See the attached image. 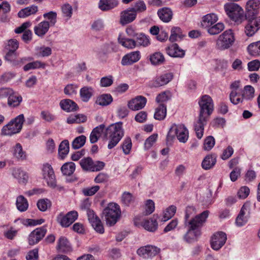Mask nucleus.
<instances>
[{"mask_svg":"<svg viewBox=\"0 0 260 260\" xmlns=\"http://www.w3.org/2000/svg\"><path fill=\"white\" fill-rule=\"evenodd\" d=\"M136 41L137 46L146 47L150 44L149 38L143 34L138 35Z\"/></svg>","mask_w":260,"mask_h":260,"instance_id":"603ef678","label":"nucleus"},{"mask_svg":"<svg viewBox=\"0 0 260 260\" xmlns=\"http://www.w3.org/2000/svg\"><path fill=\"white\" fill-rule=\"evenodd\" d=\"M226 235L223 232L215 233L211 237L210 244L211 248L215 250H219L225 243Z\"/></svg>","mask_w":260,"mask_h":260,"instance_id":"ddd939ff","label":"nucleus"},{"mask_svg":"<svg viewBox=\"0 0 260 260\" xmlns=\"http://www.w3.org/2000/svg\"><path fill=\"white\" fill-rule=\"evenodd\" d=\"M12 175L17 179L19 183L25 184L28 180V177L26 173L19 168H14L12 170Z\"/></svg>","mask_w":260,"mask_h":260,"instance_id":"b1692460","label":"nucleus"},{"mask_svg":"<svg viewBox=\"0 0 260 260\" xmlns=\"http://www.w3.org/2000/svg\"><path fill=\"white\" fill-rule=\"evenodd\" d=\"M38 10V8L37 6L32 5L30 7H26L24 9L21 10L18 13V15L20 18H24L35 14Z\"/></svg>","mask_w":260,"mask_h":260,"instance_id":"58836bf2","label":"nucleus"},{"mask_svg":"<svg viewBox=\"0 0 260 260\" xmlns=\"http://www.w3.org/2000/svg\"><path fill=\"white\" fill-rule=\"evenodd\" d=\"M36 55L37 57H46L51 55V49L49 47H41L36 48Z\"/></svg>","mask_w":260,"mask_h":260,"instance_id":"864d4df0","label":"nucleus"},{"mask_svg":"<svg viewBox=\"0 0 260 260\" xmlns=\"http://www.w3.org/2000/svg\"><path fill=\"white\" fill-rule=\"evenodd\" d=\"M104 128L105 125L102 124L93 129L89 137L90 142L91 143H95L98 141L101 133L104 129Z\"/></svg>","mask_w":260,"mask_h":260,"instance_id":"72a5a7b5","label":"nucleus"},{"mask_svg":"<svg viewBox=\"0 0 260 260\" xmlns=\"http://www.w3.org/2000/svg\"><path fill=\"white\" fill-rule=\"evenodd\" d=\"M118 4L117 0H100L99 8L102 11H109L116 7Z\"/></svg>","mask_w":260,"mask_h":260,"instance_id":"c756f323","label":"nucleus"},{"mask_svg":"<svg viewBox=\"0 0 260 260\" xmlns=\"http://www.w3.org/2000/svg\"><path fill=\"white\" fill-rule=\"evenodd\" d=\"M207 120V119L200 120V118L199 117L194 124V130L197 137L199 139H201L203 136L204 126L206 124Z\"/></svg>","mask_w":260,"mask_h":260,"instance_id":"f704fd0d","label":"nucleus"},{"mask_svg":"<svg viewBox=\"0 0 260 260\" xmlns=\"http://www.w3.org/2000/svg\"><path fill=\"white\" fill-rule=\"evenodd\" d=\"M209 211L206 210L184 222L187 231L183 236L184 240L188 243H192L197 241L201 234V229L206 222Z\"/></svg>","mask_w":260,"mask_h":260,"instance_id":"f257e3e1","label":"nucleus"},{"mask_svg":"<svg viewBox=\"0 0 260 260\" xmlns=\"http://www.w3.org/2000/svg\"><path fill=\"white\" fill-rule=\"evenodd\" d=\"M248 53L254 57L260 56V41L250 43L247 47Z\"/></svg>","mask_w":260,"mask_h":260,"instance_id":"2f4dec72","label":"nucleus"},{"mask_svg":"<svg viewBox=\"0 0 260 260\" xmlns=\"http://www.w3.org/2000/svg\"><path fill=\"white\" fill-rule=\"evenodd\" d=\"M69 152V142L68 140L62 141L58 148L59 156L62 159L68 154Z\"/></svg>","mask_w":260,"mask_h":260,"instance_id":"09e8293b","label":"nucleus"},{"mask_svg":"<svg viewBox=\"0 0 260 260\" xmlns=\"http://www.w3.org/2000/svg\"><path fill=\"white\" fill-rule=\"evenodd\" d=\"M121 214L119 205L115 203H110L103 211V217L106 224L111 226L116 224Z\"/></svg>","mask_w":260,"mask_h":260,"instance_id":"7ed1b4c3","label":"nucleus"},{"mask_svg":"<svg viewBox=\"0 0 260 260\" xmlns=\"http://www.w3.org/2000/svg\"><path fill=\"white\" fill-rule=\"evenodd\" d=\"M86 138L84 135L76 138L73 141L72 146L74 149H78L82 147L85 143Z\"/></svg>","mask_w":260,"mask_h":260,"instance_id":"6e6d98bb","label":"nucleus"},{"mask_svg":"<svg viewBox=\"0 0 260 260\" xmlns=\"http://www.w3.org/2000/svg\"><path fill=\"white\" fill-rule=\"evenodd\" d=\"M80 165L83 170L92 172L99 171L105 167L104 162L101 161L94 162L89 157L81 159Z\"/></svg>","mask_w":260,"mask_h":260,"instance_id":"1a4fd4ad","label":"nucleus"},{"mask_svg":"<svg viewBox=\"0 0 260 260\" xmlns=\"http://www.w3.org/2000/svg\"><path fill=\"white\" fill-rule=\"evenodd\" d=\"M216 156L215 154L207 155L202 163V166L205 170H209L212 168L216 164Z\"/></svg>","mask_w":260,"mask_h":260,"instance_id":"473e14b6","label":"nucleus"},{"mask_svg":"<svg viewBox=\"0 0 260 260\" xmlns=\"http://www.w3.org/2000/svg\"><path fill=\"white\" fill-rule=\"evenodd\" d=\"M51 202L47 199H41L38 201L37 206L41 211H45L51 207Z\"/></svg>","mask_w":260,"mask_h":260,"instance_id":"680f3d73","label":"nucleus"},{"mask_svg":"<svg viewBox=\"0 0 260 260\" xmlns=\"http://www.w3.org/2000/svg\"><path fill=\"white\" fill-rule=\"evenodd\" d=\"M173 78V75L171 73H167L156 76L149 83L150 87L157 88L169 83Z\"/></svg>","mask_w":260,"mask_h":260,"instance_id":"4468645a","label":"nucleus"},{"mask_svg":"<svg viewBox=\"0 0 260 260\" xmlns=\"http://www.w3.org/2000/svg\"><path fill=\"white\" fill-rule=\"evenodd\" d=\"M56 220L62 227H68L72 224L68 216L62 213L58 215Z\"/></svg>","mask_w":260,"mask_h":260,"instance_id":"4d7b16f0","label":"nucleus"},{"mask_svg":"<svg viewBox=\"0 0 260 260\" xmlns=\"http://www.w3.org/2000/svg\"><path fill=\"white\" fill-rule=\"evenodd\" d=\"M118 41L123 46L127 48L132 49L137 46L136 41L132 39L121 38L119 37Z\"/></svg>","mask_w":260,"mask_h":260,"instance_id":"13d9d810","label":"nucleus"},{"mask_svg":"<svg viewBox=\"0 0 260 260\" xmlns=\"http://www.w3.org/2000/svg\"><path fill=\"white\" fill-rule=\"evenodd\" d=\"M224 10L228 16L236 22H241L243 17L244 10L238 4L227 3L224 5Z\"/></svg>","mask_w":260,"mask_h":260,"instance_id":"6e6552de","label":"nucleus"},{"mask_svg":"<svg viewBox=\"0 0 260 260\" xmlns=\"http://www.w3.org/2000/svg\"><path fill=\"white\" fill-rule=\"evenodd\" d=\"M150 61L153 65L158 66L165 62V58L162 53L156 52L150 56Z\"/></svg>","mask_w":260,"mask_h":260,"instance_id":"e433bc0d","label":"nucleus"},{"mask_svg":"<svg viewBox=\"0 0 260 260\" xmlns=\"http://www.w3.org/2000/svg\"><path fill=\"white\" fill-rule=\"evenodd\" d=\"M215 141L212 136L207 137L204 141L203 149L205 151L210 150L215 145Z\"/></svg>","mask_w":260,"mask_h":260,"instance_id":"e2e57ef3","label":"nucleus"},{"mask_svg":"<svg viewBox=\"0 0 260 260\" xmlns=\"http://www.w3.org/2000/svg\"><path fill=\"white\" fill-rule=\"evenodd\" d=\"M144 208L146 214H151L155 209L154 202L150 199L146 200L145 203Z\"/></svg>","mask_w":260,"mask_h":260,"instance_id":"774afa93","label":"nucleus"},{"mask_svg":"<svg viewBox=\"0 0 260 260\" xmlns=\"http://www.w3.org/2000/svg\"><path fill=\"white\" fill-rule=\"evenodd\" d=\"M166 105L165 104H160L155 109L154 118L158 120H162L166 117Z\"/></svg>","mask_w":260,"mask_h":260,"instance_id":"c9c22d12","label":"nucleus"},{"mask_svg":"<svg viewBox=\"0 0 260 260\" xmlns=\"http://www.w3.org/2000/svg\"><path fill=\"white\" fill-rule=\"evenodd\" d=\"M177 208L174 205H171L163 212L162 221H167L172 218L176 212Z\"/></svg>","mask_w":260,"mask_h":260,"instance_id":"a19ab883","label":"nucleus"},{"mask_svg":"<svg viewBox=\"0 0 260 260\" xmlns=\"http://www.w3.org/2000/svg\"><path fill=\"white\" fill-rule=\"evenodd\" d=\"M47 21H43L34 27V32L39 37H43L48 31L50 27Z\"/></svg>","mask_w":260,"mask_h":260,"instance_id":"393cba45","label":"nucleus"},{"mask_svg":"<svg viewBox=\"0 0 260 260\" xmlns=\"http://www.w3.org/2000/svg\"><path fill=\"white\" fill-rule=\"evenodd\" d=\"M230 99L232 103L237 105L242 103L244 100L242 95V90L238 91H231L230 94Z\"/></svg>","mask_w":260,"mask_h":260,"instance_id":"de8ad7c7","label":"nucleus"},{"mask_svg":"<svg viewBox=\"0 0 260 260\" xmlns=\"http://www.w3.org/2000/svg\"><path fill=\"white\" fill-rule=\"evenodd\" d=\"M42 175L44 179L46 181L48 185L52 188L56 186V181L54 171L51 166L48 164H44L42 168Z\"/></svg>","mask_w":260,"mask_h":260,"instance_id":"f8f14e48","label":"nucleus"},{"mask_svg":"<svg viewBox=\"0 0 260 260\" xmlns=\"http://www.w3.org/2000/svg\"><path fill=\"white\" fill-rule=\"evenodd\" d=\"M235 41L234 34L232 29H228L218 36L215 41V47L223 51L230 48Z\"/></svg>","mask_w":260,"mask_h":260,"instance_id":"0eeeda50","label":"nucleus"},{"mask_svg":"<svg viewBox=\"0 0 260 260\" xmlns=\"http://www.w3.org/2000/svg\"><path fill=\"white\" fill-rule=\"evenodd\" d=\"M59 105L63 110L68 112L76 111L78 108L77 104L70 99L61 100L60 102Z\"/></svg>","mask_w":260,"mask_h":260,"instance_id":"a878e982","label":"nucleus"},{"mask_svg":"<svg viewBox=\"0 0 260 260\" xmlns=\"http://www.w3.org/2000/svg\"><path fill=\"white\" fill-rule=\"evenodd\" d=\"M225 28L224 24L222 22L215 23L207 28V32L211 35H215L219 34Z\"/></svg>","mask_w":260,"mask_h":260,"instance_id":"49530a36","label":"nucleus"},{"mask_svg":"<svg viewBox=\"0 0 260 260\" xmlns=\"http://www.w3.org/2000/svg\"><path fill=\"white\" fill-rule=\"evenodd\" d=\"M22 101L21 96L17 95L13 90V93L10 95L8 99V105L12 107L19 106Z\"/></svg>","mask_w":260,"mask_h":260,"instance_id":"37998d69","label":"nucleus"},{"mask_svg":"<svg viewBox=\"0 0 260 260\" xmlns=\"http://www.w3.org/2000/svg\"><path fill=\"white\" fill-rule=\"evenodd\" d=\"M113 101V98L110 94H103L98 96L95 103L102 106H106L110 105Z\"/></svg>","mask_w":260,"mask_h":260,"instance_id":"ea45409f","label":"nucleus"},{"mask_svg":"<svg viewBox=\"0 0 260 260\" xmlns=\"http://www.w3.org/2000/svg\"><path fill=\"white\" fill-rule=\"evenodd\" d=\"M24 122V115L22 114L19 115L3 126L2 129V134L4 136H11L20 133Z\"/></svg>","mask_w":260,"mask_h":260,"instance_id":"423d86ee","label":"nucleus"},{"mask_svg":"<svg viewBox=\"0 0 260 260\" xmlns=\"http://www.w3.org/2000/svg\"><path fill=\"white\" fill-rule=\"evenodd\" d=\"M132 141L129 137H126L124 140L121 146L123 153L127 155L130 153L132 149Z\"/></svg>","mask_w":260,"mask_h":260,"instance_id":"0e129e2a","label":"nucleus"},{"mask_svg":"<svg viewBox=\"0 0 260 260\" xmlns=\"http://www.w3.org/2000/svg\"><path fill=\"white\" fill-rule=\"evenodd\" d=\"M134 223L136 226H142L146 231L150 232H154L158 227L157 222L154 218L141 219L139 217H136L135 218Z\"/></svg>","mask_w":260,"mask_h":260,"instance_id":"9b49d317","label":"nucleus"},{"mask_svg":"<svg viewBox=\"0 0 260 260\" xmlns=\"http://www.w3.org/2000/svg\"><path fill=\"white\" fill-rule=\"evenodd\" d=\"M170 98V92L168 91H165L158 94L155 100L159 104H164V103L167 102Z\"/></svg>","mask_w":260,"mask_h":260,"instance_id":"052dcab7","label":"nucleus"},{"mask_svg":"<svg viewBox=\"0 0 260 260\" xmlns=\"http://www.w3.org/2000/svg\"><path fill=\"white\" fill-rule=\"evenodd\" d=\"M260 0H249L246 5L245 9L249 16H253L258 12Z\"/></svg>","mask_w":260,"mask_h":260,"instance_id":"412c9836","label":"nucleus"},{"mask_svg":"<svg viewBox=\"0 0 260 260\" xmlns=\"http://www.w3.org/2000/svg\"><path fill=\"white\" fill-rule=\"evenodd\" d=\"M147 99L142 95H138L130 100L127 104L129 109L133 111H138L143 109L146 105Z\"/></svg>","mask_w":260,"mask_h":260,"instance_id":"a211bd4d","label":"nucleus"},{"mask_svg":"<svg viewBox=\"0 0 260 260\" xmlns=\"http://www.w3.org/2000/svg\"><path fill=\"white\" fill-rule=\"evenodd\" d=\"M46 64L39 60H36L28 63L23 67V70L25 71H28L30 70H34L37 69H45Z\"/></svg>","mask_w":260,"mask_h":260,"instance_id":"8fccbe9b","label":"nucleus"},{"mask_svg":"<svg viewBox=\"0 0 260 260\" xmlns=\"http://www.w3.org/2000/svg\"><path fill=\"white\" fill-rule=\"evenodd\" d=\"M166 51L170 56L178 58L183 57L185 53L177 44H173L166 47Z\"/></svg>","mask_w":260,"mask_h":260,"instance_id":"aec40b11","label":"nucleus"},{"mask_svg":"<svg viewBox=\"0 0 260 260\" xmlns=\"http://www.w3.org/2000/svg\"><path fill=\"white\" fill-rule=\"evenodd\" d=\"M13 154L15 158L19 160H24L26 158V154L23 150L22 145L17 143L13 147Z\"/></svg>","mask_w":260,"mask_h":260,"instance_id":"7c9ffc66","label":"nucleus"},{"mask_svg":"<svg viewBox=\"0 0 260 260\" xmlns=\"http://www.w3.org/2000/svg\"><path fill=\"white\" fill-rule=\"evenodd\" d=\"M46 229L44 228H37L29 234L28 243L29 245H34L39 242L45 235Z\"/></svg>","mask_w":260,"mask_h":260,"instance_id":"6ab92c4d","label":"nucleus"},{"mask_svg":"<svg viewBox=\"0 0 260 260\" xmlns=\"http://www.w3.org/2000/svg\"><path fill=\"white\" fill-rule=\"evenodd\" d=\"M199 106V117L201 120L208 119L214 110V103L210 96L205 94L201 96L198 101Z\"/></svg>","mask_w":260,"mask_h":260,"instance_id":"39448f33","label":"nucleus"},{"mask_svg":"<svg viewBox=\"0 0 260 260\" xmlns=\"http://www.w3.org/2000/svg\"><path fill=\"white\" fill-rule=\"evenodd\" d=\"M78 86L74 84H68L64 88V93L68 95L71 96L76 94Z\"/></svg>","mask_w":260,"mask_h":260,"instance_id":"69168bd1","label":"nucleus"},{"mask_svg":"<svg viewBox=\"0 0 260 260\" xmlns=\"http://www.w3.org/2000/svg\"><path fill=\"white\" fill-rule=\"evenodd\" d=\"M218 20V15L213 13H211L204 15L202 17L201 24L203 27L208 28L214 24Z\"/></svg>","mask_w":260,"mask_h":260,"instance_id":"5701e85b","label":"nucleus"},{"mask_svg":"<svg viewBox=\"0 0 260 260\" xmlns=\"http://www.w3.org/2000/svg\"><path fill=\"white\" fill-rule=\"evenodd\" d=\"M94 93V89L90 86H84L80 90V96L82 101L87 102L92 97Z\"/></svg>","mask_w":260,"mask_h":260,"instance_id":"c85d7f7f","label":"nucleus"},{"mask_svg":"<svg viewBox=\"0 0 260 260\" xmlns=\"http://www.w3.org/2000/svg\"><path fill=\"white\" fill-rule=\"evenodd\" d=\"M136 17L137 15L133 8L129 7L120 12L119 22L121 25H124L133 22Z\"/></svg>","mask_w":260,"mask_h":260,"instance_id":"dca6fc26","label":"nucleus"},{"mask_svg":"<svg viewBox=\"0 0 260 260\" xmlns=\"http://www.w3.org/2000/svg\"><path fill=\"white\" fill-rule=\"evenodd\" d=\"M133 10L135 11L136 15L139 13H142L146 11V6L145 3L142 1H139L137 2L133 7Z\"/></svg>","mask_w":260,"mask_h":260,"instance_id":"338daca9","label":"nucleus"},{"mask_svg":"<svg viewBox=\"0 0 260 260\" xmlns=\"http://www.w3.org/2000/svg\"><path fill=\"white\" fill-rule=\"evenodd\" d=\"M124 135L122 122H116L109 126L105 132V137L108 141V148L111 149L115 147L123 137Z\"/></svg>","mask_w":260,"mask_h":260,"instance_id":"f03ea898","label":"nucleus"},{"mask_svg":"<svg viewBox=\"0 0 260 260\" xmlns=\"http://www.w3.org/2000/svg\"><path fill=\"white\" fill-rule=\"evenodd\" d=\"M135 197L129 192H124L121 196V201L125 206H129L134 203Z\"/></svg>","mask_w":260,"mask_h":260,"instance_id":"5fc2aeb1","label":"nucleus"},{"mask_svg":"<svg viewBox=\"0 0 260 260\" xmlns=\"http://www.w3.org/2000/svg\"><path fill=\"white\" fill-rule=\"evenodd\" d=\"M160 251L159 248L152 245H147L139 248L137 254L144 259H151Z\"/></svg>","mask_w":260,"mask_h":260,"instance_id":"9d476101","label":"nucleus"},{"mask_svg":"<svg viewBox=\"0 0 260 260\" xmlns=\"http://www.w3.org/2000/svg\"><path fill=\"white\" fill-rule=\"evenodd\" d=\"M260 29V17L249 19L245 26L244 32L248 37L253 36Z\"/></svg>","mask_w":260,"mask_h":260,"instance_id":"2eb2a0df","label":"nucleus"},{"mask_svg":"<svg viewBox=\"0 0 260 260\" xmlns=\"http://www.w3.org/2000/svg\"><path fill=\"white\" fill-rule=\"evenodd\" d=\"M61 15L66 21L69 20L72 17L73 14V8L72 6L66 3L61 7Z\"/></svg>","mask_w":260,"mask_h":260,"instance_id":"c03bdc74","label":"nucleus"},{"mask_svg":"<svg viewBox=\"0 0 260 260\" xmlns=\"http://www.w3.org/2000/svg\"><path fill=\"white\" fill-rule=\"evenodd\" d=\"M242 93L244 100L252 99L254 95V89L250 85H246L242 89Z\"/></svg>","mask_w":260,"mask_h":260,"instance_id":"3c124183","label":"nucleus"},{"mask_svg":"<svg viewBox=\"0 0 260 260\" xmlns=\"http://www.w3.org/2000/svg\"><path fill=\"white\" fill-rule=\"evenodd\" d=\"M141 55L138 51H134L125 55L122 58L121 64L123 66L132 64L137 62L140 59Z\"/></svg>","mask_w":260,"mask_h":260,"instance_id":"4be33fe9","label":"nucleus"},{"mask_svg":"<svg viewBox=\"0 0 260 260\" xmlns=\"http://www.w3.org/2000/svg\"><path fill=\"white\" fill-rule=\"evenodd\" d=\"M16 205L17 209L20 212H24L28 208V203L27 199L21 195L17 198Z\"/></svg>","mask_w":260,"mask_h":260,"instance_id":"4c0bfd02","label":"nucleus"},{"mask_svg":"<svg viewBox=\"0 0 260 260\" xmlns=\"http://www.w3.org/2000/svg\"><path fill=\"white\" fill-rule=\"evenodd\" d=\"M87 215L88 220L93 229L100 234L104 233V229L102 221L93 211L88 210Z\"/></svg>","mask_w":260,"mask_h":260,"instance_id":"f3484780","label":"nucleus"},{"mask_svg":"<svg viewBox=\"0 0 260 260\" xmlns=\"http://www.w3.org/2000/svg\"><path fill=\"white\" fill-rule=\"evenodd\" d=\"M44 18L47 19L50 26H54L56 22L57 13L54 11H50L43 14Z\"/></svg>","mask_w":260,"mask_h":260,"instance_id":"bf43d9fd","label":"nucleus"},{"mask_svg":"<svg viewBox=\"0 0 260 260\" xmlns=\"http://www.w3.org/2000/svg\"><path fill=\"white\" fill-rule=\"evenodd\" d=\"M157 15L161 21L169 22L172 19L173 12L170 8H163L158 10Z\"/></svg>","mask_w":260,"mask_h":260,"instance_id":"cd10ccee","label":"nucleus"},{"mask_svg":"<svg viewBox=\"0 0 260 260\" xmlns=\"http://www.w3.org/2000/svg\"><path fill=\"white\" fill-rule=\"evenodd\" d=\"M175 136L181 143H185L188 139V131L182 124H173L167 136V142L171 143Z\"/></svg>","mask_w":260,"mask_h":260,"instance_id":"20e7f679","label":"nucleus"},{"mask_svg":"<svg viewBox=\"0 0 260 260\" xmlns=\"http://www.w3.org/2000/svg\"><path fill=\"white\" fill-rule=\"evenodd\" d=\"M76 165L73 162H68L64 164L61 167V171L63 175L70 176L75 171Z\"/></svg>","mask_w":260,"mask_h":260,"instance_id":"a18cd8bd","label":"nucleus"},{"mask_svg":"<svg viewBox=\"0 0 260 260\" xmlns=\"http://www.w3.org/2000/svg\"><path fill=\"white\" fill-rule=\"evenodd\" d=\"M184 35L182 34L181 29L179 27H173L171 30L170 40L173 42L181 40Z\"/></svg>","mask_w":260,"mask_h":260,"instance_id":"79ce46f5","label":"nucleus"},{"mask_svg":"<svg viewBox=\"0 0 260 260\" xmlns=\"http://www.w3.org/2000/svg\"><path fill=\"white\" fill-rule=\"evenodd\" d=\"M56 249L60 252H68L71 251V246L66 237H61L58 240Z\"/></svg>","mask_w":260,"mask_h":260,"instance_id":"bb28decb","label":"nucleus"}]
</instances>
